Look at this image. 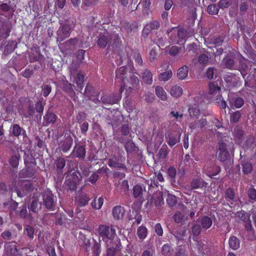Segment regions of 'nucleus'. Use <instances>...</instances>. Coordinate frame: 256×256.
<instances>
[{
	"mask_svg": "<svg viewBox=\"0 0 256 256\" xmlns=\"http://www.w3.org/2000/svg\"><path fill=\"white\" fill-rule=\"evenodd\" d=\"M34 108L37 112L40 114L38 116L37 115L36 116L34 120L36 122L40 121L42 118V114L43 113L44 110V104L40 101L37 102L35 104Z\"/></svg>",
	"mask_w": 256,
	"mask_h": 256,
	"instance_id": "obj_32",
	"label": "nucleus"
},
{
	"mask_svg": "<svg viewBox=\"0 0 256 256\" xmlns=\"http://www.w3.org/2000/svg\"><path fill=\"white\" fill-rule=\"evenodd\" d=\"M100 242H94V244L92 247V252L94 254V256H100V254L102 251Z\"/></svg>",
	"mask_w": 256,
	"mask_h": 256,
	"instance_id": "obj_58",
	"label": "nucleus"
},
{
	"mask_svg": "<svg viewBox=\"0 0 256 256\" xmlns=\"http://www.w3.org/2000/svg\"><path fill=\"white\" fill-rule=\"evenodd\" d=\"M78 184L72 180L68 179L64 182V189L68 191L74 192L76 190Z\"/></svg>",
	"mask_w": 256,
	"mask_h": 256,
	"instance_id": "obj_33",
	"label": "nucleus"
},
{
	"mask_svg": "<svg viewBox=\"0 0 256 256\" xmlns=\"http://www.w3.org/2000/svg\"><path fill=\"white\" fill-rule=\"evenodd\" d=\"M18 185L20 188H15L14 192L16 193L18 196L20 198L24 197L28 192L32 191L34 189L32 184L26 180L19 182Z\"/></svg>",
	"mask_w": 256,
	"mask_h": 256,
	"instance_id": "obj_7",
	"label": "nucleus"
},
{
	"mask_svg": "<svg viewBox=\"0 0 256 256\" xmlns=\"http://www.w3.org/2000/svg\"><path fill=\"white\" fill-rule=\"evenodd\" d=\"M161 252L164 256H171V246L168 244H164L162 248Z\"/></svg>",
	"mask_w": 256,
	"mask_h": 256,
	"instance_id": "obj_60",
	"label": "nucleus"
},
{
	"mask_svg": "<svg viewBox=\"0 0 256 256\" xmlns=\"http://www.w3.org/2000/svg\"><path fill=\"white\" fill-rule=\"evenodd\" d=\"M230 104H233L234 106L236 108H241L244 104V100L242 98L240 97H237L234 98V102H232L231 100L229 101Z\"/></svg>",
	"mask_w": 256,
	"mask_h": 256,
	"instance_id": "obj_63",
	"label": "nucleus"
},
{
	"mask_svg": "<svg viewBox=\"0 0 256 256\" xmlns=\"http://www.w3.org/2000/svg\"><path fill=\"white\" fill-rule=\"evenodd\" d=\"M218 158L221 162H226L224 164L226 170L232 165V158L234 156V145L232 141L226 140H220L218 142Z\"/></svg>",
	"mask_w": 256,
	"mask_h": 256,
	"instance_id": "obj_1",
	"label": "nucleus"
},
{
	"mask_svg": "<svg viewBox=\"0 0 256 256\" xmlns=\"http://www.w3.org/2000/svg\"><path fill=\"white\" fill-rule=\"evenodd\" d=\"M78 240L80 242L86 246V250L90 248V238L88 236L85 234L80 232L78 236Z\"/></svg>",
	"mask_w": 256,
	"mask_h": 256,
	"instance_id": "obj_31",
	"label": "nucleus"
},
{
	"mask_svg": "<svg viewBox=\"0 0 256 256\" xmlns=\"http://www.w3.org/2000/svg\"><path fill=\"white\" fill-rule=\"evenodd\" d=\"M113 42L114 44L116 47L120 44V38L118 34H100L97 40V44L100 48H104L107 46L110 48V43Z\"/></svg>",
	"mask_w": 256,
	"mask_h": 256,
	"instance_id": "obj_4",
	"label": "nucleus"
},
{
	"mask_svg": "<svg viewBox=\"0 0 256 256\" xmlns=\"http://www.w3.org/2000/svg\"><path fill=\"white\" fill-rule=\"evenodd\" d=\"M42 92L44 97H46L50 94L52 90V87L50 84H44L42 86Z\"/></svg>",
	"mask_w": 256,
	"mask_h": 256,
	"instance_id": "obj_64",
	"label": "nucleus"
},
{
	"mask_svg": "<svg viewBox=\"0 0 256 256\" xmlns=\"http://www.w3.org/2000/svg\"><path fill=\"white\" fill-rule=\"evenodd\" d=\"M160 27V23L159 20H154L148 23L142 32V36L144 38L148 37L149 34L153 30H158Z\"/></svg>",
	"mask_w": 256,
	"mask_h": 256,
	"instance_id": "obj_14",
	"label": "nucleus"
},
{
	"mask_svg": "<svg viewBox=\"0 0 256 256\" xmlns=\"http://www.w3.org/2000/svg\"><path fill=\"white\" fill-rule=\"evenodd\" d=\"M207 124V121L206 118H201L198 121H196L193 122H191L189 124V127L191 129H196L197 128H200V129L204 128Z\"/></svg>",
	"mask_w": 256,
	"mask_h": 256,
	"instance_id": "obj_34",
	"label": "nucleus"
},
{
	"mask_svg": "<svg viewBox=\"0 0 256 256\" xmlns=\"http://www.w3.org/2000/svg\"><path fill=\"white\" fill-rule=\"evenodd\" d=\"M20 159V154L18 152H16L9 158L8 162L12 168H16L18 166Z\"/></svg>",
	"mask_w": 256,
	"mask_h": 256,
	"instance_id": "obj_29",
	"label": "nucleus"
},
{
	"mask_svg": "<svg viewBox=\"0 0 256 256\" xmlns=\"http://www.w3.org/2000/svg\"><path fill=\"white\" fill-rule=\"evenodd\" d=\"M218 5L214 4H210L207 8L208 12L211 15H215L218 14L219 11Z\"/></svg>",
	"mask_w": 256,
	"mask_h": 256,
	"instance_id": "obj_50",
	"label": "nucleus"
},
{
	"mask_svg": "<svg viewBox=\"0 0 256 256\" xmlns=\"http://www.w3.org/2000/svg\"><path fill=\"white\" fill-rule=\"evenodd\" d=\"M235 56L234 53L228 52L222 60V64L224 65L226 68L232 69L234 64V59Z\"/></svg>",
	"mask_w": 256,
	"mask_h": 256,
	"instance_id": "obj_19",
	"label": "nucleus"
},
{
	"mask_svg": "<svg viewBox=\"0 0 256 256\" xmlns=\"http://www.w3.org/2000/svg\"><path fill=\"white\" fill-rule=\"evenodd\" d=\"M124 158L120 156H113L109 159L108 164L110 167L118 168L120 169L126 170V166L124 164Z\"/></svg>",
	"mask_w": 256,
	"mask_h": 256,
	"instance_id": "obj_12",
	"label": "nucleus"
},
{
	"mask_svg": "<svg viewBox=\"0 0 256 256\" xmlns=\"http://www.w3.org/2000/svg\"><path fill=\"white\" fill-rule=\"evenodd\" d=\"M90 198L86 194H80L78 200V205L80 206H85L88 204Z\"/></svg>",
	"mask_w": 256,
	"mask_h": 256,
	"instance_id": "obj_43",
	"label": "nucleus"
},
{
	"mask_svg": "<svg viewBox=\"0 0 256 256\" xmlns=\"http://www.w3.org/2000/svg\"><path fill=\"white\" fill-rule=\"evenodd\" d=\"M43 204L45 208L50 210H54L56 204V198L50 190L44 191L42 194Z\"/></svg>",
	"mask_w": 256,
	"mask_h": 256,
	"instance_id": "obj_8",
	"label": "nucleus"
},
{
	"mask_svg": "<svg viewBox=\"0 0 256 256\" xmlns=\"http://www.w3.org/2000/svg\"><path fill=\"white\" fill-rule=\"evenodd\" d=\"M254 144V138L252 136L249 135L246 138L244 146L245 148H252Z\"/></svg>",
	"mask_w": 256,
	"mask_h": 256,
	"instance_id": "obj_52",
	"label": "nucleus"
},
{
	"mask_svg": "<svg viewBox=\"0 0 256 256\" xmlns=\"http://www.w3.org/2000/svg\"><path fill=\"white\" fill-rule=\"evenodd\" d=\"M187 228L186 226L182 228L180 227L176 230H173L170 233L174 236L176 240L178 241L184 240L186 236Z\"/></svg>",
	"mask_w": 256,
	"mask_h": 256,
	"instance_id": "obj_26",
	"label": "nucleus"
},
{
	"mask_svg": "<svg viewBox=\"0 0 256 256\" xmlns=\"http://www.w3.org/2000/svg\"><path fill=\"white\" fill-rule=\"evenodd\" d=\"M242 170L244 174H248L252 172L253 166L250 162L248 160H242L240 162Z\"/></svg>",
	"mask_w": 256,
	"mask_h": 256,
	"instance_id": "obj_36",
	"label": "nucleus"
},
{
	"mask_svg": "<svg viewBox=\"0 0 256 256\" xmlns=\"http://www.w3.org/2000/svg\"><path fill=\"white\" fill-rule=\"evenodd\" d=\"M28 208L30 212L35 214L38 213V212L41 210V202H39L38 198H33L32 202L28 206Z\"/></svg>",
	"mask_w": 256,
	"mask_h": 256,
	"instance_id": "obj_24",
	"label": "nucleus"
},
{
	"mask_svg": "<svg viewBox=\"0 0 256 256\" xmlns=\"http://www.w3.org/2000/svg\"><path fill=\"white\" fill-rule=\"evenodd\" d=\"M168 177L170 178V182L173 186H176V182L175 178L176 174V170L175 168L173 166L170 167L167 172Z\"/></svg>",
	"mask_w": 256,
	"mask_h": 256,
	"instance_id": "obj_40",
	"label": "nucleus"
},
{
	"mask_svg": "<svg viewBox=\"0 0 256 256\" xmlns=\"http://www.w3.org/2000/svg\"><path fill=\"white\" fill-rule=\"evenodd\" d=\"M156 95L162 100H166L167 99L166 92L164 88L160 86H157L155 89Z\"/></svg>",
	"mask_w": 256,
	"mask_h": 256,
	"instance_id": "obj_41",
	"label": "nucleus"
},
{
	"mask_svg": "<svg viewBox=\"0 0 256 256\" xmlns=\"http://www.w3.org/2000/svg\"><path fill=\"white\" fill-rule=\"evenodd\" d=\"M120 98L121 96L120 94H112L102 96L101 102L104 104H114L118 103Z\"/></svg>",
	"mask_w": 256,
	"mask_h": 256,
	"instance_id": "obj_18",
	"label": "nucleus"
},
{
	"mask_svg": "<svg viewBox=\"0 0 256 256\" xmlns=\"http://www.w3.org/2000/svg\"><path fill=\"white\" fill-rule=\"evenodd\" d=\"M60 26L56 32V41L62 42L68 38L72 31V28L69 24L68 20H60L59 22Z\"/></svg>",
	"mask_w": 256,
	"mask_h": 256,
	"instance_id": "obj_5",
	"label": "nucleus"
},
{
	"mask_svg": "<svg viewBox=\"0 0 256 256\" xmlns=\"http://www.w3.org/2000/svg\"><path fill=\"white\" fill-rule=\"evenodd\" d=\"M182 94V89L177 86H172L170 90L171 95L175 98L180 97Z\"/></svg>",
	"mask_w": 256,
	"mask_h": 256,
	"instance_id": "obj_46",
	"label": "nucleus"
},
{
	"mask_svg": "<svg viewBox=\"0 0 256 256\" xmlns=\"http://www.w3.org/2000/svg\"><path fill=\"white\" fill-rule=\"evenodd\" d=\"M228 244L230 248L233 250H236L240 246V241L237 237L232 236L229 238Z\"/></svg>",
	"mask_w": 256,
	"mask_h": 256,
	"instance_id": "obj_37",
	"label": "nucleus"
},
{
	"mask_svg": "<svg viewBox=\"0 0 256 256\" xmlns=\"http://www.w3.org/2000/svg\"><path fill=\"white\" fill-rule=\"evenodd\" d=\"M24 232L30 240H32L34 238L35 233V228L32 226L27 224L24 226Z\"/></svg>",
	"mask_w": 256,
	"mask_h": 256,
	"instance_id": "obj_44",
	"label": "nucleus"
},
{
	"mask_svg": "<svg viewBox=\"0 0 256 256\" xmlns=\"http://www.w3.org/2000/svg\"><path fill=\"white\" fill-rule=\"evenodd\" d=\"M126 85V90L131 93H138L140 89V82L138 78L131 74Z\"/></svg>",
	"mask_w": 256,
	"mask_h": 256,
	"instance_id": "obj_10",
	"label": "nucleus"
},
{
	"mask_svg": "<svg viewBox=\"0 0 256 256\" xmlns=\"http://www.w3.org/2000/svg\"><path fill=\"white\" fill-rule=\"evenodd\" d=\"M170 256H188L185 246H178L174 254Z\"/></svg>",
	"mask_w": 256,
	"mask_h": 256,
	"instance_id": "obj_49",
	"label": "nucleus"
},
{
	"mask_svg": "<svg viewBox=\"0 0 256 256\" xmlns=\"http://www.w3.org/2000/svg\"><path fill=\"white\" fill-rule=\"evenodd\" d=\"M206 186L207 183L201 178H194L190 183V187L192 190L205 188Z\"/></svg>",
	"mask_w": 256,
	"mask_h": 256,
	"instance_id": "obj_27",
	"label": "nucleus"
},
{
	"mask_svg": "<svg viewBox=\"0 0 256 256\" xmlns=\"http://www.w3.org/2000/svg\"><path fill=\"white\" fill-rule=\"evenodd\" d=\"M154 204L156 206H158L161 205L163 202L162 193L160 191H157L154 193Z\"/></svg>",
	"mask_w": 256,
	"mask_h": 256,
	"instance_id": "obj_48",
	"label": "nucleus"
},
{
	"mask_svg": "<svg viewBox=\"0 0 256 256\" xmlns=\"http://www.w3.org/2000/svg\"><path fill=\"white\" fill-rule=\"evenodd\" d=\"M0 10L4 12H14V7L10 4H8L6 3H3L0 4Z\"/></svg>",
	"mask_w": 256,
	"mask_h": 256,
	"instance_id": "obj_62",
	"label": "nucleus"
},
{
	"mask_svg": "<svg viewBox=\"0 0 256 256\" xmlns=\"http://www.w3.org/2000/svg\"><path fill=\"white\" fill-rule=\"evenodd\" d=\"M84 76L80 72L78 73L76 76V83L77 84L78 86L80 88V90H82V88L84 87Z\"/></svg>",
	"mask_w": 256,
	"mask_h": 256,
	"instance_id": "obj_61",
	"label": "nucleus"
},
{
	"mask_svg": "<svg viewBox=\"0 0 256 256\" xmlns=\"http://www.w3.org/2000/svg\"><path fill=\"white\" fill-rule=\"evenodd\" d=\"M99 236V241H103L104 244L116 242L119 240L116 238V229L114 226L107 225H100L98 228Z\"/></svg>",
	"mask_w": 256,
	"mask_h": 256,
	"instance_id": "obj_2",
	"label": "nucleus"
},
{
	"mask_svg": "<svg viewBox=\"0 0 256 256\" xmlns=\"http://www.w3.org/2000/svg\"><path fill=\"white\" fill-rule=\"evenodd\" d=\"M172 75L171 70L161 73L158 76V79L162 81H166L170 79Z\"/></svg>",
	"mask_w": 256,
	"mask_h": 256,
	"instance_id": "obj_55",
	"label": "nucleus"
},
{
	"mask_svg": "<svg viewBox=\"0 0 256 256\" xmlns=\"http://www.w3.org/2000/svg\"><path fill=\"white\" fill-rule=\"evenodd\" d=\"M104 203V198L100 197L98 198V202H96V198L92 200L91 206L95 210L100 209Z\"/></svg>",
	"mask_w": 256,
	"mask_h": 256,
	"instance_id": "obj_51",
	"label": "nucleus"
},
{
	"mask_svg": "<svg viewBox=\"0 0 256 256\" xmlns=\"http://www.w3.org/2000/svg\"><path fill=\"white\" fill-rule=\"evenodd\" d=\"M57 120V116L52 112L48 110L44 116L43 125L48 126L54 124Z\"/></svg>",
	"mask_w": 256,
	"mask_h": 256,
	"instance_id": "obj_20",
	"label": "nucleus"
},
{
	"mask_svg": "<svg viewBox=\"0 0 256 256\" xmlns=\"http://www.w3.org/2000/svg\"><path fill=\"white\" fill-rule=\"evenodd\" d=\"M125 213V210L120 206H115L112 210V214L114 218L116 220H120L123 218Z\"/></svg>",
	"mask_w": 256,
	"mask_h": 256,
	"instance_id": "obj_25",
	"label": "nucleus"
},
{
	"mask_svg": "<svg viewBox=\"0 0 256 256\" xmlns=\"http://www.w3.org/2000/svg\"><path fill=\"white\" fill-rule=\"evenodd\" d=\"M194 0H181V5L182 6L186 7L188 12L191 18L196 19V4L194 2Z\"/></svg>",
	"mask_w": 256,
	"mask_h": 256,
	"instance_id": "obj_13",
	"label": "nucleus"
},
{
	"mask_svg": "<svg viewBox=\"0 0 256 256\" xmlns=\"http://www.w3.org/2000/svg\"><path fill=\"white\" fill-rule=\"evenodd\" d=\"M14 242H7L4 246V253L6 256H20V250H18Z\"/></svg>",
	"mask_w": 256,
	"mask_h": 256,
	"instance_id": "obj_15",
	"label": "nucleus"
},
{
	"mask_svg": "<svg viewBox=\"0 0 256 256\" xmlns=\"http://www.w3.org/2000/svg\"><path fill=\"white\" fill-rule=\"evenodd\" d=\"M147 229L145 226H140L137 230V235L138 238L141 240H144L147 236Z\"/></svg>",
	"mask_w": 256,
	"mask_h": 256,
	"instance_id": "obj_53",
	"label": "nucleus"
},
{
	"mask_svg": "<svg viewBox=\"0 0 256 256\" xmlns=\"http://www.w3.org/2000/svg\"><path fill=\"white\" fill-rule=\"evenodd\" d=\"M152 40L154 44H157L159 48L164 47L165 43L166 42V38L162 34L158 32L152 36Z\"/></svg>",
	"mask_w": 256,
	"mask_h": 256,
	"instance_id": "obj_21",
	"label": "nucleus"
},
{
	"mask_svg": "<svg viewBox=\"0 0 256 256\" xmlns=\"http://www.w3.org/2000/svg\"><path fill=\"white\" fill-rule=\"evenodd\" d=\"M66 160L62 158H58L56 161V164L57 170L61 172L66 166Z\"/></svg>",
	"mask_w": 256,
	"mask_h": 256,
	"instance_id": "obj_54",
	"label": "nucleus"
},
{
	"mask_svg": "<svg viewBox=\"0 0 256 256\" xmlns=\"http://www.w3.org/2000/svg\"><path fill=\"white\" fill-rule=\"evenodd\" d=\"M3 44L0 46V48H2V58H5L8 55L10 54L16 48L17 44L16 41H8L7 44L2 47Z\"/></svg>",
	"mask_w": 256,
	"mask_h": 256,
	"instance_id": "obj_16",
	"label": "nucleus"
},
{
	"mask_svg": "<svg viewBox=\"0 0 256 256\" xmlns=\"http://www.w3.org/2000/svg\"><path fill=\"white\" fill-rule=\"evenodd\" d=\"M24 163L25 168L19 172V178H35L36 176L35 167L28 165V160L26 158H24Z\"/></svg>",
	"mask_w": 256,
	"mask_h": 256,
	"instance_id": "obj_9",
	"label": "nucleus"
},
{
	"mask_svg": "<svg viewBox=\"0 0 256 256\" xmlns=\"http://www.w3.org/2000/svg\"><path fill=\"white\" fill-rule=\"evenodd\" d=\"M188 68L186 66H183L180 68L177 72L178 78L180 80H184L188 75Z\"/></svg>",
	"mask_w": 256,
	"mask_h": 256,
	"instance_id": "obj_39",
	"label": "nucleus"
},
{
	"mask_svg": "<svg viewBox=\"0 0 256 256\" xmlns=\"http://www.w3.org/2000/svg\"><path fill=\"white\" fill-rule=\"evenodd\" d=\"M133 192L132 194L134 198H138L140 197L142 198V196L144 190L146 191L143 188L142 186L140 185H136L133 188Z\"/></svg>",
	"mask_w": 256,
	"mask_h": 256,
	"instance_id": "obj_42",
	"label": "nucleus"
},
{
	"mask_svg": "<svg viewBox=\"0 0 256 256\" xmlns=\"http://www.w3.org/2000/svg\"><path fill=\"white\" fill-rule=\"evenodd\" d=\"M242 114L240 111H236L230 115V122L231 123H237L240 118H241Z\"/></svg>",
	"mask_w": 256,
	"mask_h": 256,
	"instance_id": "obj_57",
	"label": "nucleus"
},
{
	"mask_svg": "<svg viewBox=\"0 0 256 256\" xmlns=\"http://www.w3.org/2000/svg\"><path fill=\"white\" fill-rule=\"evenodd\" d=\"M106 254L104 256H120L122 244L120 240L105 244Z\"/></svg>",
	"mask_w": 256,
	"mask_h": 256,
	"instance_id": "obj_6",
	"label": "nucleus"
},
{
	"mask_svg": "<svg viewBox=\"0 0 256 256\" xmlns=\"http://www.w3.org/2000/svg\"><path fill=\"white\" fill-rule=\"evenodd\" d=\"M218 70L214 66L209 67L206 70L205 76L208 80L216 79L218 76Z\"/></svg>",
	"mask_w": 256,
	"mask_h": 256,
	"instance_id": "obj_30",
	"label": "nucleus"
},
{
	"mask_svg": "<svg viewBox=\"0 0 256 256\" xmlns=\"http://www.w3.org/2000/svg\"><path fill=\"white\" fill-rule=\"evenodd\" d=\"M173 220L176 223L179 224L187 220H188V216H186L184 212L182 214L180 211H176L173 216Z\"/></svg>",
	"mask_w": 256,
	"mask_h": 256,
	"instance_id": "obj_35",
	"label": "nucleus"
},
{
	"mask_svg": "<svg viewBox=\"0 0 256 256\" xmlns=\"http://www.w3.org/2000/svg\"><path fill=\"white\" fill-rule=\"evenodd\" d=\"M20 211H16L18 213L20 218H26L28 216H30V214H28L27 210V206L26 203H24L21 207L20 208Z\"/></svg>",
	"mask_w": 256,
	"mask_h": 256,
	"instance_id": "obj_45",
	"label": "nucleus"
},
{
	"mask_svg": "<svg viewBox=\"0 0 256 256\" xmlns=\"http://www.w3.org/2000/svg\"><path fill=\"white\" fill-rule=\"evenodd\" d=\"M73 140L70 134H68L64 136V139L61 142L60 148L62 150L66 152H68L72 146Z\"/></svg>",
	"mask_w": 256,
	"mask_h": 256,
	"instance_id": "obj_22",
	"label": "nucleus"
},
{
	"mask_svg": "<svg viewBox=\"0 0 256 256\" xmlns=\"http://www.w3.org/2000/svg\"><path fill=\"white\" fill-rule=\"evenodd\" d=\"M188 112L191 118H198L200 114V111L196 107L190 106L188 108Z\"/></svg>",
	"mask_w": 256,
	"mask_h": 256,
	"instance_id": "obj_56",
	"label": "nucleus"
},
{
	"mask_svg": "<svg viewBox=\"0 0 256 256\" xmlns=\"http://www.w3.org/2000/svg\"><path fill=\"white\" fill-rule=\"evenodd\" d=\"M12 26L10 20L0 22V38L6 39L10 36Z\"/></svg>",
	"mask_w": 256,
	"mask_h": 256,
	"instance_id": "obj_11",
	"label": "nucleus"
},
{
	"mask_svg": "<svg viewBox=\"0 0 256 256\" xmlns=\"http://www.w3.org/2000/svg\"><path fill=\"white\" fill-rule=\"evenodd\" d=\"M212 224V220L208 216H201L196 221L191 227V232L193 236H198L202 230L206 231Z\"/></svg>",
	"mask_w": 256,
	"mask_h": 256,
	"instance_id": "obj_3",
	"label": "nucleus"
},
{
	"mask_svg": "<svg viewBox=\"0 0 256 256\" xmlns=\"http://www.w3.org/2000/svg\"><path fill=\"white\" fill-rule=\"evenodd\" d=\"M86 150L84 146H80L78 147H74L72 154H73V157L84 159L86 156Z\"/></svg>",
	"mask_w": 256,
	"mask_h": 256,
	"instance_id": "obj_28",
	"label": "nucleus"
},
{
	"mask_svg": "<svg viewBox=\"0 0 256 256\" xmlns=\"http://www.w3.org/2000/svg\"><path fill=\"white\" fill-rule=\"evenodd\" d=\"M166 202L168 203V204L170 207H172L174 206L177 202V198L176 196L174 195H172L171 194H168V197L166 198Z\"/></svg>",
	"mask_w": 256,
	"mask_h": 256,
	"instance_id": "obj_59",
	"label": "nucleus"
},
{
	"mask_svg": "<svg viewBox=\"0 0 256 256\" xmlns=\"http://www.w3.org/2000/svg\"><path fill=\"white\" fill-rule=\"evenodd\" d=\"M12 131L10 134L12 136L18 138L20 136H22L24 139L28 138L26 131L22 128H21L18 124H14L11 126Z\"/></svg>",
	"mask_w": 256,
	"mask_h": 256,
	"instance_id": "obj_17",
	"label": "nucleus"
},
{
	"mask_svg": "<svg viewBox=\"0 0 256 256\" xmlns=\"http://www.w3.org/2000/svg\"><path fill=\"white\" fill-rule=\"evenodd\" d=\"M68 179L72 180L78 184L82 180V175L78 170H76L72 173L69 176Z\"/></svg>",
	"mask_w": 256,
	"mask_h": 256,
	"instance_id": "obj_47",
	"label": "nucleus"
},
{
	"mask_svg": "<svg viewBox=\"0 0 256 256\" xmlns=\"http://www.w3.org/2000/svg\"><path fill=\"white\" fill-rule=\"evenodd\" d=\"M118 142L124 144V148L128 153H130L136 150V146L134 144L130 139L126 140L123 136L118 138Z\"/></svg>",
	"mask_w": 256,
	"mask_h": 256,
	"instance_id": "obj_23",
	"label": "nucleus"
},
{
	"mask_svg": "<svg viewBox=\"0 0 256 256\" xmlns=\"http://www.w3.org/2000/svg\"><path fill=\"white\" fill-rule=\"evenodd\" d=\"M142 78L144 82L148 84H151L152 82V74L150 70H144L142 73Z\"/></svg>",
	"mask_w": 256,
	"mask_h": 256,
	"instance_id": "obj_38",
	"label": "nucleus"
}]
</instances>
